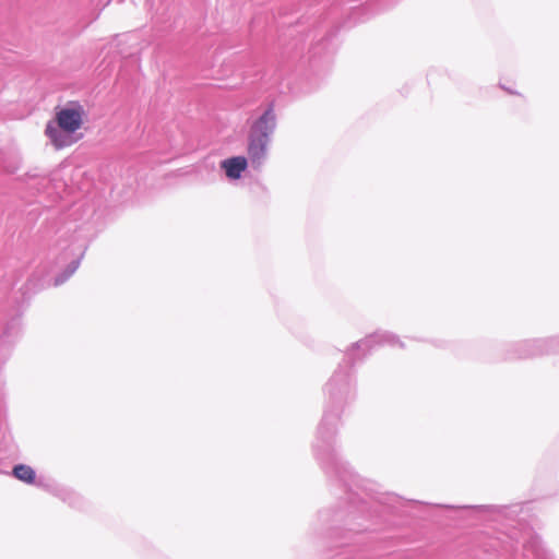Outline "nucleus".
Wrapping results in <instances>:
<instances>
[{"instance_id": "f257e3e1", "label": "nucleus", "mask_w": 559, "mask_h": 559, "mask_svg": "<svg viewBox=\"0 0 559 559\" xmlns=\"http://www.w3.org/2000/svg\"><path fill=\"white\" fill-rule=\"evenodd\" d=\"M85 117V109L80 103H68L57 109L55 119L46 124L45 135L56 150L71 146L81 138L75 133L82 128Z\"/></svg>"}, {"instance_id": "f03ea898", "label": "nucleus", "mask_w": 559, "mask_h": 559, "mask_svg": "<svg viewBox=\"0 0 559 559\" xmlns=\"http://www.w3.org/2000/svg\"><path fill=\"white\" fill-rule=\"evenodd\" d=\"M275 128V115L269 108L254 123L249 138L248 154L252 160H260L266 152L267 138Z\"/></svg>"}, {"instance_id": "7ed1b4c3", "label": "nucleus", "mask_w": 559, "mask_h": 559, "mask_svg": "<svg viewBox=\"0 0 559 559\" xmlns=\"http://www.w3.org/2000/svg\"><path fill=\"white\" fill-rule=\"evenodd\" d=\"M248 166L247 159L243 156H236L231 158H227L222 162L221 167L225 170L226 176L230 179L240 178L242 171L246 170Z\"/></svg>"}, {"instance_id": "20e7f679", "label": "nucleus", "mask_w": 559, "mask_h": 559, "mask_svg": "<svg viewBox=\"0 0 559 559\" xmlns=\"http://www.w3.org/2000/svg\"><path fill=\"white\" fill-rule=\"evenodd\" d=\"M12 474L15 478H17L21 481H24L26 484H34L35 483V471L25 464H19L13 467Z\"/></svg>"}]
</instances>
